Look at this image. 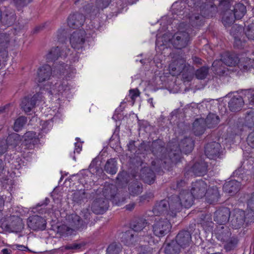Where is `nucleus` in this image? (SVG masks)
<instances>
[{"mask_svg": "<svg viewBox=\"0 0 254 254\" xmlns=\"http://www.w3.org/2000/svg\"><path fill=\"white\" fill-rule=\"evenodd\" d=\"M208 169L207 163L204 161L195 163L191 168L193 174L198 176L205 175Z\"/></svg>", "mask_w": 254, "mask_h": 254, "instance_id": "nucleus-28", "label": "nucleus"}, {"mask_svg": "<svg viewBox=\"0 0 254 254\" xmlns=\"http://www.w3.org/2000/svg\"><path fill=\"white\" fill-rule=\"evenodd\" d=\"M141 147L144 148L146 151L150 150L155 156H156L161 161V163H159L160 165L163 162L164 164L169 163V160H170L169 158H167L164 143L160 139L154 140L152 142L143 143L141 144Z\"/></svg>", "mask_w": 254, "mask_h": 254, "instance_id": "nucleus-5", "label": "nucleus"}, {"mask_svg": "<svg viewBox=\"0 0 254 254\" xmlns=\"http://www.w3.org/2000/svg\"><path fill=\"white\" fill-rule=\"evenodd\" d=\"M105 171L111 175L115 174L117 171V162L115 159L108 160L104 167Z\"/></svg>", "mask_w": 254, "mask_h": 254, "instance_id": "nucleus-37", "label": "nucleus"}, {"mask_svg": "<svg viewBox=\"0 0 254 254\" xmlns=\"http://www.w3.org/2000/svg\"><path fill=\"white\" fill-rule=\"evenodd\" d=\"M86 38V32L83 30L74 31L70 35L69 41L72 48L75 50L82 49Z\"/></svg>", "mask_w": 254, "mask_h": 254, "instance_id": "nucleus-10", "label": "nucleus"}, {"mask_svg": "<svg viewBox=\"0 0 254 254\" xmlns=\"http://www.w3.org/2000/svg\"><path fill=\"white\" fill-rule=\"evenodd\" d=\"M239 60V58L236 54L226 52L221 55V58L219 60L213 62L212 66L218 73H224L225 69L222 66L223 64L229 66L238 65Z\"/></svg>", "mask_w": 254, "mask_h": 254, "instance_id": "nucleus-7", "label": "nucleus"}, {"mask_svg": "<svg viewBox=\"0 0 254 254\" xmlns=\"http://www.w3.org/2000/svg\"><path fill=\"white\" fill-rule=\"evenodd\" d=\"M235 17L233 12L231 11L226 12L222 17V23L225 27L231 26L234 22Z\"/></svg>", "mask_w": 254, "mask_h": 254, "instance_id": "nucleus-43", "label": "nucleus"}, {"mask_svg": "<svg viewBox=\"0 0 254 254\" xmlns=\"http://www.w3.org/2000/svg\"><path fill=\"white\" fill-rule=\"evenodd\" d=\"M177 211L176 209L171 206V197L168 200H162L156 203L153 209V212L155 215H159L165 213L170 217H174Z\"/></svg>", "mask_w": 254, "mask_h": 254, "instance_id": "nucleus-9", "label": "nucleus"}, {"mask_svg": "<svg viewBox=\"0 0 254 254\" xmlns=\"http://www.w3.org/2000/svg\"><path fill=\"white\" fill-rule=\"evenodd\" d=\"M52 76V68L49 65L45 64L40 67L37 71V80L38 82H43L50 79Z\"/></svg>", "mask_w": 254, "mask_h": 254, "instance_id": "nucleus-23", "label": "nucleus"}, {"mask_svg": "<svg viewBox=\"0 0 254 254\" xmlns=\"http://www.w3.org/2000/svg\"><path fill=\"white\" fill-rule=\"evenodd\" d=\"M75 231L68 225H62L58 227V233L61 237H66L74 234Z\"/></svg>", "mask_w": 254, "mask_h": 254, "instance_id": "nucleus-35", "label": "nucleus"}, {"mask_svg": "<svg viewBox=\"0 0 254 254\" xmlns=\"http://www.w3.org/2000/svg\"><path fill=\"white\" fill-rule=\"evenodd\" d=\"M230 217V209L227 207H222L215 212L214 220L220 225H225L229 221Z\"/></svg>", "mask_w": 254, "mask_h": 254, "instance_id": "nucleus-15", "label": "nucleus"}, {"mask_svg": "<svg viewBox=\"0 0 254 254\" xmlns=\"http://www.w3.org/2000/svg\"><path fill=\"white\" fill-rule=\"evenodd\" d=\"M147 222L145 219H138L131 225V229L134 233L138 232L142 230L146 226Z\"/></svg>", "mask_w": 254, "mask_h": 254, "instance_id": "nucleus-41", "label": "nucleus"}, {"mask_svg": "<svg viewBox=\"0 0 254 254\" xmlns=\"http://www.w3.org/2000/svg\"><path fill=\"white\" fill-rule=\"evenodd\" d=\"M87 198L84 190H77L73 193V200L77 203H81Z\"/></svg>", "mask_w": 254, "mask_h": 254, "instance_id": "nucleus-44", "label": "nucleus"}, {"mask_svg": "<svg viewBox=\"0 0 254 254\" xmlns=\"http://www.w3.org/2000/svg\"><path fill=\"white\" fill-rule=\"evenodd\" d=\"M246 126L250 128L254 127V111H251L248 113L245 117Z\"/></svg>", "mask_w": 254, "mask_h": 254, "instance_id": "nucleus-49", "label": "nucleus"}, {"mask_svg": "<svg viewBox=\"0 0 254 254\" xmlns=\"http://www.w3.org/2000/svg\"><path fill=\"white\" fill-rule=\"evenodd\" d=\"M215 235L217 239L223 243L224 247L227 251L233 249L237 244V240L231 237L230 229L225 226L217 227L216 229Z\"/></svg>", "mask_w": 254, "mask_h": 254, "instance_id": "nucleus-6", "label": "nucleus"}, {"mask_svg": "<svg viewBox=\"0 0 254 254\" xmlns=\"http://www.w3.org/2000/svg\"><path fill=\"white\" fill-rule=\"evenodd\" d=\"M245 212L241 209H235L231 217V224L235 229L241 227L245 222Z\"/></svg>", "mask_w": 254, "mask_h": 254, "instance_id": "nucleus-20", "label": "nucleus"}, {"mask_svg": "<svg viewBox=\"0 0 254 254\" xmlns=\"http://www.w3.org/2000/svg\"><path fill=\"white\" fill-rule=\"evenodd\" d=\"M61 50L59 47L53 48L47 55L48 61H53L58 59L59 57L65 58L68 54L70 50L65 46H63Z\"/></svg>", "mask_w": 254, "mask_h": 254, "instance_id": "nucleus-18", "label": "nucleus"}, {"mask_svg": "<svg viewBox=\"0 0 254 254\" xmlns=\"http://www.w3.org/2000/svg\"><path fill=\"white\" fill-rule=\"evenodd\" d=\"M126 209L128 210H132L134 207V203H129L128 204V205H127L126 206Z\"/></svg>", "mask_w": 254, "mask_h": 254, "instance_id": "nucleus-64", "label": "nucleus"}, {"mask_svg": "<svg viewBox=\"0 0 254 254\" xmlns=\"http://www.w3.org/2000/svg\"><path fill=\"white\" fill-rule=\"evenodd\" d=\"M169 147H171L168 152L169 159L171 162L177 161L180 158V155L182 152L187 154L190 153L194 147V141L190 137H185L181 140L179 146H175L170 143Z\"/></svg>", "mask_w": 254, "mask_h": 254, "instance_id": "nucleus-4", "label": "nucleus"}, {"mask_svg": "<svg viewBox=\"0 0 254 254\" xmlns=\"http://www.w3.org/2000/svg\"><path fill=\"white\" fill-rule=\"evenodd\" d=\"M243 27L237 25L233 26L230 30V33L234 38V46L238 48H242L244 46V42L240 38V36L243 34Z\"/></svg>", "mask_w": 254, "mask_h": 254, "instance_id": "nucleus-22", "label": "nucleus"}, {"mask_svg": "<svg viewBox=\"0 0 254 254\" xmlns=\"http://www.w3.org/2000/svg\"><path fill=\"white\" fill-rule=\"evenodd\" d=\"M184 67L183 60L174 61L169 64V72L172 76L179 75L183 71Z\"/></svg>", "mask_w": 254, "mask_h": 254, "instance_id": "nucleus-31", "label": "nucleus"}, {"mask_svg": "<svg viewBox=\"0 0 254 254\" xmlns=\"http://www.w3.org/2000/svg\"><path fill=\"white\" fill-rule=\"evenodd\" d=\"M128 190L131 195H138L142 192V187L141 184L135 182L129 185Z\"/></svg>", "mask_w": 254, "mask_h": 254, "instance_id": "nucleus-45", "label": "nucleus"}, {"mask_svg": "<svg viewBox=\"0 0 254 254\" xmlns=\"http://www.w3.org/2000/svg\"><path fill=\"white\" fill-rule=\"evenodd\" d=\"M140 176L145 183L151 184L154 182L155 174L153 171L148 167H144L141 170Z\"/></svg>", "mask_w": 254, "mask_h": 254, "instance_id": "nucleus-30", "label": "nucleus"}, {"mask_svg": "<svg viewBox=\"0 0 254 254\" xmlns=\"http://www.w3.org/2000/svg\"><path fill=\"white\" fill-rule=\"evenodd\" d=\"M206 126L208 128L214 127L216 126L220 122L219 118L214 114H209L204 120Z\"/></svg>", "mask_w": 254, "mask_h": 254, "instance_id": "nucleus-36", "label": "nucleus"}, {"mask_svg": "<svg viewBox=\"0 0 254 254\" xmlns=\"http://www.w3.org/2000/svg\"><path fill=\"white\" fill-rule=\"evenodd\" d=\"M205 195L207 201L210 204L217 202L220 197L219 190L216 187L208 189L206 191Z\"/></svg>", "mask_w": 254, "mask_h": 254, "instance_id": "nucleus-33", "label": "nucleus"}, {"mask_svg": "<svg viewBox=\"0 0 254 254\" xmlns=\"http://www.w3.org/2000/svg\"><path fill=\"white\" fill-rule=\"evenodd\" d=\"M181 249L175 240H172L166 244L164 252L166 254H178Z\"/></svg>", "mask_w": 254, "mask_h": 254, "instance_id": "nucleus-34", "label": "nucleus"}, {"mask_svg": "<svg viewBox=\"0 0 254 254\" xmlns=\"http://www.w3.org/2000/svg\"><path fill=\"white\" fill-rule=\"evenodd\" d=\"M4 38V35H0V51H1L3 49H4L7 45V41L6 40H3Z\"/></svg>", "mask_w": 254, "mask_h": 254, "instance_id": "nucleus-60", "label": "nucleus"}, {"mask_svg": "<svg viewBox=\"0 0 254 254\" xmlns=\"http://www.w3.org/2000/svg\"><path fill=\"white\" fill-rule=\"evenodd\" d=\"M191 28L184 22H182L179 25V31L173 36L171 42L177 49L186 47L190 39Z\"/></svg>", "mask_w": 254, "mask_h": 254, "instance_id": "nucleus-3", "label": "nucleus"}, {"mask_svg": "<svg viewBox=\"0 0 254 254\" xmlns=\"http://www.w3.org/2000/svg\"><path fill=\"white\" fill-rule=\"evenodd\" d=\"M5 140L6 141L8 147L9 146L13 148L20 143L21 138L18 134L14 133L8 136Z\"/></svg>", "mask_w": 254, "mask_h": 254, "instance_id": "nucleus-40", "label": "nucleus"}, {"mask_svg": "<svg viewBox=\"0 0 254 254\" xmlns=\"http://www.w3.org/2000/svg\"><path fill=\"white\" fill-rule=\"evenodd\" d=\"M140 92L137 89H130L129 91V96H130L133 104L136 98L139 96Z\"/></svg>", "mask_w": 254, "mask_h": 254, "instance_id": "nucleus-55", "label": "nucleus"}, {"mask_svg": "<svg viewBox=\"0 0 254 254\" xmlns=\"http://www.w3.org/2000/svg\"><path fill=\"white\" fill-rule=\"evenodd\" d=\"M207 189V185L206 183L200 180L192 184L191 192L194 197L197 198H202L205 195Z\"/></svg>", "mask_w": 254, "mask_h": 254, "instance_id": "nucleus-14", "label": "nucleus"}, {"mask_svg": "<svg viewBox=\"0 0 254 254\" xmlns=\"http://www.w3.org/2000/svg\"><path fill=\"white\" fill-rule=\"evenodd\" d=\"M40 95L39 94H36L31 98H24L21 104V109L26 113L31 112L39 101L38 98L40 97Z\"/></svg>", "mask_w": 254, "mask_h": 254, "instance_id": "nucleus-21", "label": "nucleus"}, {"mask_svg": "<svg viewBox=\"0 0 254 254\" xmlns=\"http://www.w3.org/2000/svg\"><path fill=\"white\" fill-rule=\"evenodd\" d=\"M201 16L200 15L191 16L189 17V23L192 27L201 25Z\"/></svg>", "mask_w": 254, "mask_h": 254, "instance_id": "nucleus-50", "label": "nucleus"}, {"mask_svg": "<svg viewBox=\"0 0 254 254\" xmlns=\"http://www.w3.org/2000/svg\"><path fill=\"white\" fill-rule=\"evenodd\" d=\"M241 187L240 182L233 180L226 182L223 185V189L224 192L233 195L238 192Z\"/></svg>", "mask_w": 254, "mask_h": 254, "instance_id": "nucleus-25", "label": "nucleus"}, {"mask_svg": "<svg viewBox=\"0 0 254 254\" xmlns=\"http://www.w3.org/2000/svg\"><path fill=\"white\" fill-rule=\"evenodd\" d=\"M247 141L248 145L254 149V131L249 134L247 138Z\"/></svg>", "mask_w": 254, "mask_h": 254, "instance_id": "nucleus-57", "label": "nucleus"}, {"mask_svg": "<svg viewBox=\"0 0 254 254\" xmlns=\"http://www.w3.org/2000/svg\"><path fill=\"white\" fill-rule=\"evenodd\" d=\"M27 122L26 118L21 116L16 120L13 126V129L15 131L21 130Z\"/></svg>", "mask_w": 254, "mask_h": 254, "instance_id": "nucleus-46", "label": "nucleus"}, {"mask_svg": "<svg viewBox=\"0 0 254 254\" xmlns=\"http://www.w3.org/2000/svg\"><path fill=\"white\" fill-rule=\"evenodd\" d=\"M85 20V16L78 12L70 14L67 18L69 27L75 29L80 27L83 25Z\"/></svg>", "mask_w": 254, "mask_h": 254, "instance_id": "nucleus-19", "label": "nucleus"}, {"mask_svg": "<svg viewBox=\"0 0 254 254\" xmlns=\"http://www.w3.org/2000/svg\"><path fill=\"white\" fill-rule=\"evenodd\" d=\"M81 215L84 219L83 222L85 223L86 227H87V224L89 223L91 218V214L88 209H85L81 211Z\"/></svg>", "mask_w": 254, "mask_h": 254, "instance_id": "nucleus-52", "label": "nucleus"}, {"mask_svg": "<svg viewBox=\"0 0 254 254\" xmlns=\"http://www.w3.org/2000/svg\"><path fill=\"white\" fill-rule=\"evenodd\" d=\"M121 251V244L114 243L109 245L107 249V253L108 254H119Z\"/></svg>", "mask_w": 254, "mask_h": 254, "instance_id": "nucleus-47", "label": "nucleus"}, {"mask_svg": "<svg viewBox=\"0 0 254 254\" xmlns=\"http://www.w3.org/2000/svg\"><path fill=\"white\" fill-rule=\"evenodd\" d=\"M68 225L70 226L75 232L76 231H82L86 228L85 223L78 215L72 214L69 215L67 219Z\"/></svg>", "mask_w": 254, "mask_h": 254, "instance_id": "nucleus-17", "label": "nucleus"}, {"mask_svg": "<svg viewBox=\"0 0 254 254\" xmlns=\"http://www.w3.org/2000/svg\"><path fill=\"white\" fill-rule=\"evenodd\" d=\"M246 13V7L242 3H238L235 5L234 11L233 13L236 19H241Z\"/></svg>", "mask_w": 254, "mask_h": 254, "instance_id": "nucleus-39", "label": "nucleus"}, {"mask_svg": "<svg viewBox=\"0 0 254 254\" xmlns=\"http://www.w3.org/2000/svg\"><path fill=\"white\" fill-rule=\"evenodd\" d=\"M246 36L251 40H254V24H252L249 25L245 31Z\"/></svg>", "mask_w": 254, "mask_h": 254, "instance_id": "nucleus-53", "label": "nucleus"}, {"mask_svg": "<svg viewBox=\"0 0 254 254\" xmlns=\"http://www.w3.org/2000/svg\"><path fill=\"white\" fill-rule=\"evenodd\" d=\"M8 146L5 139L0 140V155L4 153L7 149Z\"/></svg>", "mask_w": 254, "mask_h": 254, "instance_id": "nucleus-58", "label": "nucleus"}, {"mask_svg": "<svg viewBox=\"0 0 254 254\" xmlns=\"http://www.w3.org/2000/svg\"><path fill=\"white\" fill-rule=\"evenodd\" d=\"M194 72V69L191 67L190 69L188 74L184 73L183 74V78H185L187 81H190L193 77Z\"/></svg>", "mask_w": 254, "mask_h": 254, "instance_id": "nucleus-59", "label": "nucleus"}, {"mask_svg": "<svg viewBox=\"0 0 254 254\" xmlns=\"http://www.w3.org/2000/svg\"><path fill=\"white\" fill-rule=\"evenodd\" d=\"M175 241L182 249H184L191 243V235L188 231H181L176 236Z\"/></svg>", "mask_w": 254, "mask_h": 254, "instance_id": "nucleus-16", "label": "nucleus"}, {"mask_svg": "<svg viewBox=\"0 0 254 254\" xmlns=\"http://www.w3.org/2000/svg\"><path fill=\"white\" fill-rule=\"evenodd\" d=\"M16 20L15 11L11 8L5 9L3 14H1V22L5 25H11Z\"/></svg>", "mask_w": 254, "mask_h": 254, "instance_id": "nucleus-26", "label": "nucleus"}, {"mask_svg": "<svg viewBox=\"0 0 254 254\" xmlns=\"http://www.w3.org/2000/svg\"><path fill=\"white\" fill-rule=\"evenodd\" d=\"M206 124L203 119H197L193 123L192 131L196 136L202 134L206 128Z\"/></svg>", "mask_w": 254, "mask_h": 254, "instance_id": "nucleus-32", "label": "nucleus"}, {"mask_svg": "<svg viewBox=\"0 0 254 254\" xmlns=\"http://www.w3.org/2000/svg\"><path fill=\"white\" fill-rule=\"evenodd\" d=\"M21 224V220L18 218H16L15 220L12 222L11 231H19L22 227Z\"/></svg>", "mask_w": 254, "mask_h": 254, "instance_id": "nucleus-54", "label": "nucleus"}, {"mask_svg": "<svg viewBox=\"0 0 254 254\" xmlns=\"http://www.w3.org/2000/svg\"><path fill=\"white\" fill-rule=\"evenodd\" d=\"M245 97L249 100L250 104L254 105V90H250L247 91Z\"/></svg>", "mask_w": 254, "mask_h": 254, "instance_id": "nucleus-56", "label": "nucleus"}, {"mask_svg": "<svg viewBox=\"0 0 254 254\" xmlns=\"http://www.w3.org/2000/svg\"><path fill=\"white\" fill-rule=\"evenodd\" d=\"M121 239L125 245L131 246L136 242L137 235L134 233L133 230L130 229L122 234Z\"/></svg>", "mask_w": 254, "mask_h": 254, "instance_id": "nucleus-27", "label": "nucleus"}, {"mask_svg": "<svg viewBox=\"0 0 254 254\" xmlns=\"http://www.w3.org/2000/svg\"><path fill=\"white\" fill-rule=\"evenodd\" d=\"M110 2V0H96L95 6L88 4L84 8L86 13L92 18L96 16L101 10L106 8Z\"/></svg>", "mask_w": 254, "mask_h": 254, "instance_id": "nucleus-11", "label": "nucleus"}, {"mask_svg": "<svg viewBox=\"0 0 254 254\" xmlns=\"http://www.w3.org/2000/svg\"><path fill=\"white\" fill-rule=\"evenodd\" d=\"M221 145L215 141L208 143L205 147V154L210 159L216 160L220 158L221 153Z\"/></svg>", "mask_w": 254, "mask_h": 254, "instance_id": "nucleus-12", "label": "nucleus"}, {"mask_svg": "<svg viewBox=\"0 0 254 254\" xmlns=\"http://www.w3.org/2000/svg\"><path fill=\"white\" fill-rule=\"evenodd\" d=\"M193 62L197 64H202V60L198 57H194L192 58Z\"/></svg>", "mask_w": 254, "mask_h": 254, "instance_id": "nucleus-63", "label": "nucleus"}, {"mask_svg": "<svg viewBox=\"0 0 254 254\" xmlns=\"http://www.w3.org/2000/svg\"><path fill=\"white\" fill-rule=\"evenodd\" d=\"M171 228L169 220L162 217L155 218L152 226L154 235L158 237H162L167 235L171 231Z\"/></svg>", "mask_w": 254, "mask_h": 254, "instance_id": "nucleus-8", "label": "nucleus"}, {"mask_svg": "<svg viewBox=\"0 0 254 254\" xmlns=\"http://www.w3.org/2000/svg\"><path fill=\"white\" fill-rule=\"evenodd\" d=\"M186 182L183 180H180L177 183L176 188L180 191L179 195H172L171 196V206L176 209V211H179L183 206L185 208L190 207L193 204L194 198L191 192L188 190L181 189L185 187Z\"/></svg>", "mask_w": 254, "mask_h": 254, "instance_id": "nucleus-1", "label": "nucleus"}, {"mask_svg": "<svg viewBox=\"0 0 254 254\" xmlns=\"http://www.w3.org/2000/svg\"><path fill=\"white\" fill-rule=\"evenodd\" d=\"M82 149V145L80 143L77 142L75 143V149L74 152H77L78 153H80Z\"/></svg>", "mask_w": 254, "mask_h": 254, "instance_id": "nucleus-62", "label": "nucleus"}, {"mask_svg": "<svg viewBox=\"0 0 254 254\" xmlns=\"http://www.w3.org/2000/svg\"><path fill=\"white\" fill-rule=\"evenodd\" d=\"M253 61L248 57H243L239 59L238 66L243 70L249 69L252 66Z\"/></svg>", "mask_w": 254, "mask_h": 254, "instance_id": "nucleus-42", "label": "nucleus"}, {"mask_svg": "<svg viewBox=\"0 0 254 254\" xmlns=\"http://www.w3.org/2000/svg\"><path fill=\"white\" fill-rule=\"evenodd\" d=\"M244 105L243 98L239 95L233 96L228 102V108L231 112L240 111Z\"/></svg>", "mask_w": 254, "mask_h": 254, "instance_id": "nucleus-24", "label": "nucleus"}, {"mask_svg": "<svg viewBox=\"0 0 254 254\" xmlns=\"http://www.w3.org/2000/svg\"><path fill=\"white\" fill-rule=\"evenodd\" d=\"M82 245L81 244H70L66 246V249H73V250H77L81 248Z\"/></svg>", "mask_w": 254, "mask_h": 254, "instance_id": "nucleus-61", "label": "nucleus"}, {"mask_svg": "<svg viewBox=\"0 0 254 254\" xmlns=\"http://www.w3.org/2000/svg\"><path fill=\"white\" fill-rule=\"evenodd\" d=\"M23 137L26 145L29 144L30 145L32 144V146H34V145L38 141L36 132L34 131H29L26 132L24 134Z\"/></svg>", "mask_w": 254, "mask_h": 254, "instance_id": "nucleus-38", "label": "nucleus"}, {"mask_svg": "<svg viewBox=\"0 0 254 254\" xmlns=\"http://www.w3.org/2000/svg\"><path fill=\"white\" fill-rule=\"evenodd\" d=\"M70 89L67 80L63 79L56 83L52 88L51 92L52 94H63L64 92L68 91Z\"/></svg>", "mask_w": 254, "mask_h": 254, "instance_id": "nucleus-29", "label": "nucleus"}, {"mask_svg": "<svg viewBox=\"0 0 254 254\" xmlns=\"http://www.w3.org/2000/svg\"><path fill=\"white\" fill-rule=\"evenodd\" d=\"M208 72V68L203 66L197 69L195 72V76L197 78L199 79H204Z\"/></svg>", "mask_w": 254, "mask_h": 254, "instance_id": "nucleus-48", "label": "nucleus"}, {"mask_svg": "<svg viewBox=\"0 0 254 254\" xmlns=\"http://www.w3.org/2000/svg\"><path fill=\"white\" fill-rule=\"evenodd\" d=\"M46 220L38 215H34L28 218L27 225L28 227L34 230H44L46 227Z\"/></svg>", "mask_w": 254, "mask_h": 254, "instance_id": "nucleus-13", "label": "nucleus"}, {"mask_svg": "<svg viewBox=\"0 0 254 254\" xmlns=\"http://www.w3.org/2000/svg\"><path fill=\"white\" fill-rule=\"evenodd\" d=\"M247 204L248 209L254 212V192L248 195Z\"/></svg>", "mask_w": 254, "mask_h": 254, "instance_id": "nucleus-51", "label": "nucleus"}, {"mask_svg": "<svg viewBox=\"0 0 254 254\" xmlns=\"http://www.w3.org/2000/svg\"><path fill=\"white\" fill-rule=\"evenodd\" d=\"M116 191L117 189L115 186L109 185L106 186L102 190V195L104 197L100 195L92 203L91 209L92 212L97 214L104 213L109 206V200L115 197Z\"/></svg>", "mask_w": 254, "mask_h": 254, "instance_id": "nucleus-2", "label": "nucleus"}]
</instances>
